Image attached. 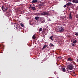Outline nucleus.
<instances>
[{
  "mask_svg": "<svg viewBox=\"0 0 78 78\" xmlns=\"http://www.w3.org/2000/svg\"><path fill=\"white\" fill-rule=\"evenodd\" d=\"M47 46L46 45H45L43 46V48H42V50H44V48H47Z\"/></svg>",
  "mask_w": 78,
  "mask_h": 78,
  "instance_id": "10",
  "label": "nucleus"
},
{
  "mask_svg": "<svg viewBox=\"0 0 78 78\" xmlns=\"http://www.w3.org/2000/svg\"><path fill=\"white\" fill-rule=\"evenodd\" d=\"M58 29H59V32H63V31H64V29L62 28V27H58Z\"/></svg>",
  "mask_w": 78,
  "mask_h": 78,
  "instance_id": "3",
  "label": "nucleus"
},
{
  "mask_svg": "<svg viewBox=\"0 0 78 78\" xmlns=\"http://www.w3.org/2000/svg\"><path fill=\"white\" fill-rule=\"evenodd\" d=\"M37 2V0H33L32 2H30V3L33 4V3H36Z\"/></svg>",
  "mask_w": 78,
  "mask_h": 78,
  "instance_id": "5",
  "label": "nucleus"
},
{
  "mask_svg": "<svg viewBox=\"0 0 78 78\" xmlns=\"http://www.w3.org/2000/svg\"><path fill=\"white\" fill-rule=\"evenodd\" d=\"M31 7H29V9H31Z\"/></svg>",
  "mask_w": 78,
  "mask_h": 78,
  "instance_id": "29",
  "label": "nucleus"
},
{
  "mask_svg": "<svg viewBox=\"0 0 78 78\" xmlns=\"http://www.w3.org/2000/svg\"><path fill=\"white\" fill-rule=\"evenodd\" d=\"M20 25L22 27H24V26L23 25L22 23H20Z\"/></svg>",
  "mask_w": 78,
  "mask_h": 78,
  "instance_id": "22",
  "label": "nucleus"
},
{
  "mask_svg": "<svg viewBox=\"0 0 78 78\" xmlns=\"http://www.w3.org/2000/svg\"><path fill=\"white\" fill-rule=\"evenodd\" d=\"M76 17H77V18H78V15H77Z\"/></svg>",
  "mask_w": 78,
  "mask_h": 78,
  "instance_id": "31",
  "label": "nucleus"
},
{
  "mask_svg": "<svg viewBox=\"0 0 78 78\" xmlns=\"http://www.w3.org/2000/svg\"><path fill=\"white\" fill-rule=\"evenodd\" d=\"M72 46H75V44L73 43H72Z\"/></svg>",
  "mask_w": 78,
  "mask_h": 78,
  "instance_id": "24",
  "label": "nucleus"
},
{
  "mask_svg": "<svg viewBox=\"0 0 78 78\" xmlns=\"http://www.w3.org/2000/svg\"><path fill=\"white\" fill-rule=\"evenodd\" d=\"M31 9H33V10H36V7H31Z\"/></svg>",
  "mask_w": 78,
  "mask_h": 78,
  "instance_id": "11",
  "label": "nucleus"
},
{
  "mask_svg": "<svg viewBox=\"0 0 78 78\" xmlns=\"http://www.w3.org/2000/svg\"><path fill=\"white\" fill-rule=\"evenodd\" d=\"M73 73L74 74H75V72H73Z\"/></svg>",
  "mask_w": 78,
  "mask_h": 78,
  "instance_id": "30",
  "label": "nucleus"
},
{
  "mask_svg": "<svg viewBox=\"0 0 78 78\" xmlns=\"http://www.w3.org/2000/svg\"><path fill=\"white\" fill-rule=\"evenodd\" d=\"M39 18V17L38 16H36L35 17V19H36V20H38Z\"/></svg>",
  "mask_w": 78,
  "mask_h": 78,
  "instance_id": "14",
  "label": "nucleus"
},
{
  "mask_svg": "<svg viewBox=\"0 0 78 78\" xmlns=\"http://www.w3.org/2000/svg\"><path fill=\"white\" fill-rule=\"evenodd\" d=\"M39 6H43V4H40L39 5Z\"/></svg>",
  "mask_w": 78,
  "mask_h": 78,
  "instance_id": "20",
  "label": "nucleus"
},
{
  "mask_svg": "<svg viewBox=\"0 0 78 78\" xmlns=\"http://www.w3.org/2000/svg\"><path fill=\"white\" fill-rule=\"evenodd\" d=\"M66 6H67L68 7L70 6H71V5H72V3H71V2H68L66 4Z\"/></svg>",
  "mask_w": 78,
  "mask_h": 78,
  "instance_id": "6",
  "label": "nucleus"
},
{
  "mask_svg": "<svg viewBox=\"0 0 78 78\" xmlns=\"http://www.w3.org/2000/svg\"><path fill=\"white\" fill-rule=\"evenodd\" d=\"M8 9H5V11H8Z\"/></svg>",
  "mask_w": 78,
  "mask_h": 78,
  "instance_id": "26",
  "label": "nucleus"
},
{
  "mask_svg": "<svg viewBox=\"0 0 78 78\" xmlns=\"http://www.w3.org/2000/svg\"><path fill=\"white\" fill-rule=\"evenodd\" d=\"M6 12L7 13V14L9 15V16H8V17L10 16V13H8V12Z\"/></svg>",
  "mask_w": 78,
  "mask_h": 78,
  "instance_id": "23",
  "label": "nucleus"
},
{
  "mask_svg": "<svg viewBox=\"0 0 78 78\" xmlns=\"http://www.w3.org/2000/svg\"><path fill=\"white\" fill-rule=\"evenodd\" d=\"M49 46L50 47H54V45H53L52 43H50Z\"/></svg>",
  "mask_w": 78,
  "mask_h": 78,
  "instance_id": "15",
  "label": "nucleus"
},
{
  "mask_svg": "<svg viewBox=\"0 0 78 78\" xmlns=\"http://www.w3.org/2000/svg\"><path fill=\"white\" fill-rule=\"evenodd\" d=\"M67 60L68 61H73L72 59H71V58H67Z\"/></svg>",
  "mask_w": 78,
  "mask_h": 78,
  "instance_id": "8",
  "label": "nucleus"
},
{
  "mask_svg": "<svg viewBox=\"0 0 78 78\" xmlns=\"http://www.w3.org/2000/svg\"><path fill=\"white\" fill-rule=\"evenodd\" d=\"M70 2L72 0H69Z\"/></svg>",
  "mask_w": 78,
  "mask_h": 78,
  "instance_id": "32",
  "label": "nucleus"
},
{
  "mask_svg": "<svg viewBox=\"0 0 78 78\" xmlns=\"http://www.w3.org/2000/svg\"><path fill=\"white\" fill-rule=\"evenodd\" d=\"M1 8H2V11H4V9H5V8H4V6L2 5Z\"/></svg>",
  "mask_w": 78,
  "mask_h": 78,
  "instance_id": "18",
  "label": "nucleus"
},
{
  "mask_svg": "<svg viewBox=\"0 0 78 78\" xmlns=\"http://www.w3.org/2000/svg\"><path fill=\"white\" fill-rule=\"evenodd\" d=\"M69 18L70 19H72V15H71V13H69Z\"/></svg>",
  "mask_w": 78,
  "mask_h": 78,
  "instance_id": "12",
  "label": "nucleus"
},
{
  "mask_svg": "<svg viewBox=\"0 0 78 78\" xmlns=\"http://www.w3.org/2000/svg\"><path fill=\"white\" fill-rule=\"evenodd\" d=\"M75 35L76 36H78V32H75Z\"/></svg>",
  "mask_w": 78,
  "mask_h": 78,
  "instance_id": "19",
  "label": "nucleus"
},
{
  "mask_svg": "<svg viewBox=\"0 0 78 78\" xmlns=\"http://www.w3.org/2000/svg\"><path fill=\"white\" fill-rule=\"evenodd\" d=\"M35 38H36V37H35V35H34L32 37V38L33 39H35Z\"/></svg>",
  "mask_w": 78,
  "mask_h": 78,
  "instance_id": "16",
  "label": "nucleus"
},
{
  "mask_svg": "<svg viewBox=\"0 0 78 78\" xmlns=\"http://www.w3.org/2000/svg\"><path fill=\"white\" fill-rule=\"evenodd\" d=\"M53 36H51L50 37V39L51 40V41H53Z\"/></svg>",
  "mask_w": 78,
  "mask_h": 78,
  "instance_id": "13",
  "label": "nucleus"
},
{
  "mask_svg": "<svg viewBox=\"0 0 78 78\" xmlns=\"http://www.w3.org/2000/svg\"><path fill=\"white\" fill-rule=\"evenodd\" d=\"M62 71L64 72H66V69H65V68L64 67L62 66Z\"/></svg>",
  "mask_w": 78,
  "mask_h": 78,
  "instance_id": "9",
  "label": "nucleus"
},
{
  "mask_svg": "<svg viewBox=\"0 0 78 78\" xmlns=\"http://www.w3.org/2000/svg\"><path fill=\"white\" fill-rule=\"evenodd\" d=\"M67 69L69 70H72L73 69V65L72 64H71L67 66Z\"/></svg>",
  "mask_w": 78,
  "mask_h": 78,
  "instance_id": "2",
  "label": "nucleus"
},
{
  "mask_svg": "<svg viewBox=\"0 0 78 78\" xmlns=\"http://www.w3.org/2000/svg\"><path fill=\"white\" fill-rule=\"evenodd\" d=\"M29 6H30V7H31V5H30Z\"/></svg>",
  "mask_w": 78,
  "mask_h": 78,
  "instance_id": "27",
  "label": "nucleus"
},
{
  "mask_svg": "<svg viewBox=\"0 0 78 78\" xmlns=\"http://www.w3.org/2000/svg\"><path fill=\"white\" fill-rule=\"evenodd\" d=\"M67 6V5H65L64 6H63V7L64 8H66V7Z\"/></svg>",
  "mask_w": 78,
  "mask_h": 78,
  "instance_id": "25",
  "label": "nucleus"
},
{
  "mask_svg": "<svg viewBox=\"0 0 78 78\" xmlns=\"http://www.w3.org/2000/svg\"><path fill=\"white\" fill-rule=\"evenodd\" d=\"M77 61L78 62V58L77 59Z\"/></svg>",
  "mask_w": 78,
  "mask_h": 78,
  "instance_id": "28",
  "label": "nucleus"
},
{
  "mask_svg": "<svg viewBox=\"0 0 78 78\" xmlns=\"http://www.w3.org/2000/svg\"><path fill=\"white\" fill-rule=\"evenodd\" d=\"M44 22H45V21H43Z\"/></svg>",
  "mask_w": 78,
  "mask_h": 78,
  "instance_id": "33",
  "label": "nucleus"
},
{
  "mask_svg": "<svg viewBox=\"0 0 78 78\" xmlns=\"http://www.w3.org/2000/svg\"><path fill=\"white\" fill-rule=\"evenodd\" d=\"M77 42V41H76V40H75L74 41H73V43L74 44H76V42Z\"/></svg>",
  "mask_w": 78,
  "mask_h": 78,
  "instance_id": "17",
  "label": "nucleus"
},
{
  "mask_svg": "<svg viewBox=\"0 0 78 78\" xmlns=\"http://www.w3.org/2000/svg\"><path fill=\"white\" fill-rule=\"evenodd\" d=\"M48 14V12H42L40 13L39 16H47Z\"/></svg>",
  "mask_w": 78,
  "mask_h": 78,
  "instance_id": "1",
  "label": "nucleus"
},
{
  "mask_svg": "<svg viewBox=\"0 0 78 78\" xmlns=\"http://www.w3.org/2000/svg\"><path fill=\"white\" fill-rule=\"evenodd\" d=\"M42 31V28H41L39 30V31Z\"/></svg>",
  "mask_w": 78,
  "mask_h": 78,
  "instance_id": "21",
  "label": "nucleus"
},
{
  "mask_svg": "<svg viewBox=\"0 0 78 78\" xmlns=\"http://www.w3.org/2000/svg\"><path fill=\"white\" fill-rule=\"evenodd\" d=\"M14 25L15 27L16 28L17 30H18V29H19V25L17 24L16 23H15Z\"/></svg>",
  "mask_w": 78,
  "mask_h": 78,
  "instance_id": "4",
  "label": "nucleus"
},
{
  "mask_svg": "<svg viewBox=\"0 0 78 78\" xmlns=\"http://www.w3.org/2000/svg\"><path fill=\"white\" fill-rule=\"evenodd\" d=\"M73 2L75 3H78V0H73Z\"/></svg>",
  "mask_w": 78,
  "mask_h": 78,
  "instance_id": "7",
  "label": "nucleus"
}]
</instances>
